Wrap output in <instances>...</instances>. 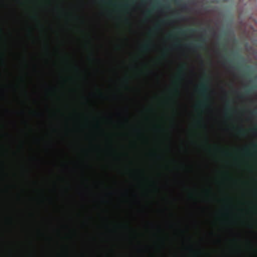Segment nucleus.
<instances>
[{
	"mask_svg": "<svg viewBox=\"0 0 257 257\" xmlns=\"http://www.w3.org/2000/svg\"><path fill=\"white\" fill-rule=\"evenodd\" d=\"M133 11H134V12H135V11H136V8L135 7H134V8H133Z\"/></svg>",
	"mask_w": 257,
	"mask_h": 257,
	"instance_id": "bb28decb",
	"label": "nucleus"
},
{
	"mask_svg": "<svg viewBox=\"0 0 257 257\" xmlns=\"http://www.w3.org/2000/svg\"><path fill=\"white\" fill-rule=\"evenodd\" d=\"M140 6H144L145 4L143 3H142L140 4Z\"/></svg>",
	"mask_w": 257,
	"mask_h": 257,
	"instance_id": "b1692460",
	"label": "nucleus"
},
{
	"mask_svg": "<svg viewBox=\"0 0 257 257\" xmlns=\"http://www.w3.org/2000/svg\"><path fill=\"white\" fill-rule=\"evenodd\" d=\"M50 89H52V87H49Z\"/></svg>",
	"mask_w": 257,
	"mask_h": 257,
	"instance_id": "72a5a7b5",
	"label": "nucleus"
},
{
	"mask_svg": "<svg viewBox=\"0 0 257 257\" xmlns=\"http://www.w3.org/2000/svg\"><path fill=\"white\" fill-rule=\"evenodd\" d=\"M91 95L93 97L97 96V95L95 93H93V92L91 93Z\"/></svg>",
	"mask_w": 257,
	"mask_h": 257,
	"instance_id": "a211bd4d",
	"label": "nucleus"
},
{
	"mask_svg": "<svg viewBox=\"0 0 257 257\" xmlns=\"http://www.w3.org/2000/svg\"><path fill=\"white\" fill-rule=\"evenodd\" d=\"M134 196H135L136 198H137V199H138V202H139V203H140V198H139V196L138 194V193H135V194H134Z\"/></svg>",
	"mask_w": 257,
	"mask_h": 257,
	"instance_id": "9b49d317",
	"label": "nucleus"
},
{
	"mask_svg": "<svg viewBox=\"0 0 257 257\" xmlns=\"http://www.w3.org/2000/svg\"><path fill=\"white\" fill-rule=\"evenodd\" d=\"M226 211L228 213H229V210L228 209H227Z\"/></svg>",
	"mask_w": 257,
	"mask_h": 257,
	"instance_id": "2f4dec72",
	"label": "nucleus"
},
{
	"mask_svg": "<svg viewBox=\"0 0 257 257\" xmlns=\"http://www.w3.org/2000/svg\"><path fill=\"white\" fill-rule=\"evenodd\" d=\"M221 64H222V65L223 67H225V63H224V62H221Z\"/></svg>",
	"mask_w": 257,
	"mask_h": 257,
	"instance_id": "393cba45",
	"label": "nucleus"
},
{
	"mask_svg": "<svg viewBox=\"0 0 257 257\" xmlns=\"http://www.w3.org/2000/svg\"><path fill=\"white\" fill-rule=\"evenodd\" d=\"M189 250H190L191 251H193V249L192 247H189Z\"/></svg>",
	"mask_w": 257,
	"mask_h": 257,
	"instance_id": "5701e85b",
	"label": "nucleus"
},
{
	"mask_svg": "<svg viewBox=\"0 0 257 257\" xmlns=\"http://www.w3.org/2000/svg\"><path fill=\"white\" fill-rule=\"evenodd\" d=\"M217 53L218 55H220V52L218 50L217 51Z\"/></svg>",
	"mask_w": 257,
	"mask_h": 257,
	"instance_id": "c756f323",
	"label": "nucleus"
},
{
	"mask_svg": "<svg viewBox=\"0 0 257 257\" xmlns=\"http://www.w3.org/2000/svg\"><path fill=\"white\" fill-rule=\"evenodd\" d=\"M157 14L160 16H166L165 12L164 9L161 7H159V9H158V10L157 11Z\"/></svg>",
	"mask_w": 257,
	"mask_h": 257,
	"instance_id": "f03ea898",
	"label": "nucleus"
},
{
	"mask_svg": "<svg viewBox=\"0 0 257 257\" xmlns=\"http://www.w3.org/2000/svg\"><path fill=\"white\" fill-rule=\"evenodd\" d=\"M157 157H158V159H161V156H160V155H158Z\"/></svg>",
	"mask_w": 257,
	"mask_h": 257,
	"instance_id": "cd10ccee",
	"label": "nucleus"
},
{
	"mask_svg": "<svg viewBox=\"0 0 257 257\" xmlns=\"http://www.w3.org/2000/svg\"><path fill=\"white\" fill-rule=\"evenodd\" d=\"M170 48L171 50H181L182 49H185L187 50L192 51L194 52L196 51L197 48L193 45L190 44H186L182 45L180 44H178L176 42L170 45Z\"/></svg>",
	"mask_w": 257,
	"mask_h": 257,
	"instance_id": "f257e3e1",
	"label": "nucleus"
},
{
	"mask_svg": "<svg viewBox=\"0 0 257 257\" xmlns=\"http://www.w3.org/2000/svg\"><path fill=\"white\" fill-rule=\"evenodd\" d=\"M189 84H193L194 83V80L192 77H191L188 80Z\"/></svg>",
	"mask_w": 257,
	"mask_h": 257,
	"instance_id": "0eeeda50",
	"label": "nucleus"
},
{
	"mask_svg": "<svg viewBox=\"0 0 257 257\" xmlns=\"http://www.w3.org/2000/svg\"><path fill=\"white\" fill-rule=\"evenodd\" d=\"M150 225H151V227L154 228L155 227L154 224L152 222H149Z\"/></svg>",
	"mask_w": 257,
	"mask_h": 257,
	"instance_id": "aec40b11",
	"label": "nucleus"
},
{
	"mask_svg": "<svg viewBox=\"0 0 257 257\" xmlns=\"http://www.w3.org/2000/svg\"><path fill=\"white\" fill-rule=\"evenodd\" d=\"M128 110H129L128 107V106H126L125 107V116H126V118H128Z\"/></svg>",
	"mask_w": 257,
	"mask_h": 257,
	"instance_id": "1a4fd4ad",
	"label": "nucleus"
},
{
	"mask_svg": "<svg viewBox=\"0 0 257 257\" xmlns=\"http://www.w3.org/2000/svg\"><path fill=\"white\" fill-rule=\"evenodd\" d=\"M37 115H38V116L42 117L43 118H44V114L41 113H37Z\"/></svg>",
	"mask_w": 257,
	"mask_h": 257,
	"instance_id": "dca6fc26",
	"label": "nucleus"
},
{
	"mask_svg": "<svg viewBox=\"0 0 257 257\" xmlns=\"http://www.w3.org/2000/svg\"><path fill=\"white\" fill-rule=\"evenodd\" d=\"M252 135L253 137H257V130L255 128L252 131Z\"/></svg>",
	"mask_w": 257,
	"mask_h": 257,
	"instance_id": "6e6552de",
	"label": "nucleus"
},
{
	"mask_svg": "<svg viewBox=\"0 0 257 257\" xmlns=\"http://www.w3.org/2000/svg\"><path fill=\"white\" fill-rule=\"evenodd\" d=\"M220 90H221V93H222L224 95V98L225 100H227V90H226V89L225 88H224L223 87L221 86L220 87Z\"/></svg>",
	"mask_w": 257,
	"mask_h": 257,
	"instance_id": "7ed1b4c3",
	"label": "nucleus"
},
{
	"mask_svg": "<svg viewBox=\"0 0 257 257\" xmlns=\"http://www.w3.org/2000/svg\"><path fill=\"white\" fill-rule=\"evenodd\" d=\"M138 251H139V252H141V249L139 248L138 249Z\"/></svg>",
	"mask_w": 257,
	"mask_h": 257,
	"instance_id": "7c9ffc66",
	"label": "nucleus"
},
{
	"mask_svg": "<svg viewBox=\"0 0 257 257\" xmlns=\"http://www.w3.org/2000/svg\"><path fill=\"white\" fill-rule=\"evenodd\" d=\"M173 23H174V22L173 21H171L169 23L166 24V25H171L173 24Z\"/></svg>",
	"mask_w": 257,
	"mask_h": 257,
	"instance_id": "412c9836",
	"label": "nucleus"
},
{
	"mask_svg": "<svg viewBox=\"0 0 257 257\" xmlns=\"http://www.w3.org/2000/svg\"><path fill=\"white\" fill-rule=\"evenodd\" d=\"M209 111L210 112H211V113L213 112V110L211 108H209Z\"/></svg>",
	"mask_w": 257,
	"mask_h": 257,
	"instance_id": "a878e982",
	"label": "nucleus"
},
{
	"mask_svg": "<svg viewBox=\"0 0 257 257\" xmlns=\"http://www.w3.org/2000/svg\"><path fill=\"white\" fill-rule=\"evenodd\" d=\"M202 90L204 93L206 92V90L205 89H203Z\"/></svg>",
	"mask_w": 257,
	"mask_h": 257,
	"instance_id": "473e14b6",
	"label": "nucleus"
},
{
	"mask_svg": "<svg viewBox=\"0 0 257 257\" xmlns=\"http://www.w3.org/2000/svg\"><path fill=\"white\" fill-rule=\"evenodd\" d=\"M243 96L241 95L240 94H238V95H237V98L239 99H243Z\"/></svg>",
	"mask_w": 257,
	"mask_h": 257,
	"instance_id": "ddd939ff",
	"label": "nucleus"
},
{
	"mask_svg": "<svg viewBox=\"0 0 257 257\" xmlns=\"http://www.w3.org/2000/svg\"><path fill=\"white\" fill-rule=\"evenodd\" d=\"M116 115L118 116H120L121 115V113L120 112L118 111L116 113Z\"/></svg>",
	"mask_w": 257,
	"mask_h": 257,
	"instance_id": "6ab92c4d",
	"label": "nucleus"
},
{
	"mask_svg": "<svg viewBox=\"0 0 257 257\" xmlns=\"http://www.w3.org/2000/svg\"><path fill=\"white\" fill-rule=\"evenodd\" d=\"M128 194V190H125V191L123 193L122 195L123 196H127Z\"/></svg>",
	"mask_w": 257,
	"mask_h": 257,
	"instance_id": "f8f14e48",
	"label": "nucleus"
},
{
	"mask_svg": "<svg viewBox=\"0 0 257 257\" xmlns=\"http://www.w3.org/2000/svg\"><path fill=\"white\" fill-rule=\"evenodd\" d=\"M135 131L139 134L141 133V130L140 128H135Z\"/></svg>",
	"mask_w": 257,
	"mask_h": 257,
	"instance_id": "4468645a",
	"label": "nucleus"
},
{
	"mask_svg": "<svg viewBox=\"0 0 257 257\" xmlns=\"http://www.w3.org/2000/svg\"><path fill=\"white\" fill-rule=\"evenodd\" d=\"M20 113H21V114H22V115H24V114H25V112H24V111H23V110L20 111Z\"/></svg>",
	"mask_w": 257,
	"mask_h": 257,
	"instance_id": "4be33fe9",
	"label": "nucleus"
},
{
	"mask_svg": "<svg viewBox=\"0 0 257 257\" xmlns=\"http://www.w3.org/2000/svg\"><path fill=\"white\" fill-rule=\"evenodd\" d=\"M197 58L198 59L200 60V63L202 66L204 65L203 61L202 60V55L200 54H198L197 55Z\"/></svg>",
	"mask_w": 257,
	"mask_h": 257,
	"instance_id": "423d86ee",
	"label": "nucleus"
},
{
	"mask_svg": "<svg viewBox=\"0 0 257 257\" xmlns=\"http://www.w3.org/2000/svg\"><path fill=\"white\" fill-rule=\"evenodd\" d=\"M151 74H152V75H154L155 76H157V75H158L157 73L156 72H154V71H152L151 72Z\"/></svg>",
	"mask_w": 257,
	"mask_h": 257,
	"instance_id": "2eb2a0df",
	"label": "nucleus"
},
{
	"mask_svg": "<svg viewBox=\"0 0 257 257\" xmlns=\"http://www.w3.org/2000/svg\"><path fill=\"white\" fill-rule=\"evenodd\" d=\"M254 116V113L252 111H250L249 112V115L246 116V120H251Z\"/></svg>",
	"mask_w": 257,
	"mask_h": 257,
	"instance_id": "39448f33",
	"label": "nucleus"
},
{
	"mask_svg": "<svg viewBox=\"0 0 257 257\" xmlns=\"http://www.w3.org/2000/svg\"><path fill=\"white\" fill-rule=\"evenodd\" d=\"M190 72L191 73L193 74V75H195V74H195V67H194V66H193L191 68V69H190Z\"/></svg>",
	"mask_w": 257,
	"mask_h": 257,
	"instance_id": "9d476101",
	"label": "nucleus"
},
{
	"mask_svg": "<svg viewBox=\"0 0 257 257\" xmlns=\"http://www.w3.org/2000/svg\"><path fill=\"white\" fill-rule=\"evenodd\" d=\"M223 114L225 115V116H227V110H224L223 111Z\"/></svg>",
	"mask_w": 257,
	"mask_h": 257,
	"instance_id": "f3484780",
	"label": "nucleus"
},
{
	"mask_svg": "<svg viewBox=\"0 0 257 257\" xmlns=\"http://www.w3.org/2000/svg\"><path fill=\"white\" fill-rule=\"evenodd\" d=\"M79 194H80V195L81 197V199L82 200H87L88 199V196L86 193L83 192H80Z\"/></svg>",
	"mask_w": 257,
	"mask_h": 257,
	"instance_id": "20e7f679",
	"label": "nucleus"
},
{
	"mask_svg": "<svg viewBox=\"0 0 257 257\" xmlns=\"http://www.w3.org/2000/svg\"><path fill=\"white\" fill-rule=\"evenodd\" d=\"M230 230H231V231L232 232H233V229H231Z\"/></svg>",
	"mask_w": 257,
	"mask_h": 257,
	"instance_id": "f704fd0d",
	"label": "nucleus"
},
{
	"mask_svg": "<svg viewBox=\"0 0 257 257\" xmlns=\"http://www.w3.org/2000/svg\"><path fill=\"white\" fill-rule=\"evenodd\" d=\"M112 194H113V192H109V193H108V195H112Z\"/></svg>",
	"mask_w": 257,
	"mask_h": 257,
	"instance_id": "c85d7f7f",
	"label": "nucleus"
}]
</instances>
